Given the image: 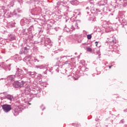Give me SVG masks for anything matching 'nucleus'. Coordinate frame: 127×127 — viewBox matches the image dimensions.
Returning a JSON list of instances; mask_svg holds the SVG:
<instances>
[{"instance_id": "1", "label": "nucleus", "mask_w": 127, "mask_h": 127, "mask_svg": "<svg viewBox=\"0 0 127 127\" xmlns=\"http://www.w3.org/2000/svg\"><path fill=\"white\" fill-rule=\"evenodd\" d=\"M13 86L14 87H15V88H21L22 87H24V86H26L25 92H27L26 93H28V92H30V86L27 85V81H16L14 83Z\"/></svg>"}, {"instance_id": "2", "label": "nucleus", "mask_w": 127, "mask_h": 127, "mask_svg": "<svg viewBox=\"0 0 127 127\" xmlns=\"http://www.w3.org/2000/svg\"><path fill=\"white\" fill-rule=\"evenodd\" d=\"M24 61H25V62H30V61H32V62L34 63V62H36V61H37V62H39V61L36 59H35V58L34 57H32L30 56H27L26 57H25L24 58Z\"/></svg>"}, {"instance_id": "3", "label": "nucleus", "mask_w": 127, "mask_h": 127, "mask_svg": "<svg viewBox=\"0 0 127 127\" xmlns=\"http://www.w3.org/2000/svg\"><path fill=\"white\" fill-rule=\"evenodd\" d=\"M24 109V107L22 106V105H20L18 107H17L15 110L14 111L13 114L14 116H18L19 114V112L22 111V110Z\"/></svg>"}, {"instance_id": "4", "label": "nucleus", "mask_w": 127, "mask_h": 127, "mask_svg": "<svg viewBox=\"0 0 127 127\" xmlns=\"http://www.w3.org/2000/svg\"><path fill=\"white\" fill-rule=\"evenodd\" d=\"M2 108L5 113H8V112H9V111L11 110V106H10V105H3Z\"/></svg>"}, {"instance_id": "5", "label": "nucleus", "mask_w": 127, "mask_h": 127, "mask_svg": "<svg viewBox=\"0 0 127 127\" xmlns=\"http://www.w3.org/2000/svg\"><path fill=\"white\" fill-rule=\"evenodd\" d=\"M10 66H11V64H8V65L5 64L4 63H2L0 64V67H2L4 70L6 71H10Z\"/></svg>"}, {"instance_id": "6", "label": "nucleus", "mask_w": 127, "mask_h": 127, "mask_svg": "<svg viewBox=\"0 0 127 127\" xmlns=\"http://www.w3.org/2000/svg\"><path fill=\"white\" fill-rule=\"evenodd\" d=\"M23 71L22 70L17 68L15 77H20V78H23Z\"/></svg>"}, {"instance_id": "7", "label": "nucleus", "mask_w": 127, "mask_h": 127, "mask_svg": "<svg viewBox=\"0 0 127 127\" xmlns=\"http://www.w3.org/2000/svg\"><path fill=\"white\" fill-rule=\"evenodd\" d=\"M45 46L47 47V48H51V46H52V42H51V40L49 39H47L45 41Z\"/></svg>"}, {"instance_id": "8", "label": "nucleus", "mask_w": 127, "mask_h": 127, "mask_svg": "<svg viewBox=\"0 0 127 127\" xmlns=\"http://www.w3.org/2000/svg\"><path fill=\"white\" fill-rule=\"evenodd\" d=\"M28 51H29V50L27 47H25L21 50L20 54H27V53H28Z\"/></svg>"}, {"instance_id": "9", "label": "nucleus", "mask_w": 127, "mask_h": 127, "mask_svg": "<svg viewBox=\"0 0 127 127\" xmlns=\"http://www.w3.org/2000/svg\"><path fill=\"white\" fill-rule=\"evenodd\" d=\"M36 68H37V69H46V71H47L48 69H49V67H48V65H37L36 66Z\"/></svg>"}, {"instance_id": "10", "label": "nucleus", "mask_w": 127, "mask_h": 127, "mask_svg": "<svg viewBox=\"0 0 127 127\" xmlns=\"http://www.w3.org/2000/svg\"><path fill=\"white\" fill-rule=\"evenodd\" d=\"M14 78H15V75H9L8 76L7 79L9 80V82H11V81L14 80Z\"/></svg>"}, {"instance_id": "11", "label": "nucleus", "mask_w": 127, "mask_h": 127, "mask_svg": "<svg viewBox=\"0 0 127 127\" xmlns=\"http://www.w3.org/2000/svg\"><path fill=\"white\" fill-rule=\"evenodd\" d=\"M36 72H29L28 76H30V77H32L33 78L36 75Z\"/></svg>"}, {"instance_id": "12", "label": "nucleus", "mask_w": 127, "mask_h": 127, "mask_svg": "<svg viewBox=\"0 0 127 127\" xmlns=\"http://www.w3.org/2000/svg\"><path fill=\"white\" fill-rule=\"evenodd\" d=\"M23 69L24 70L23 72L24 73V75H26L27 76H28V75L29 74V71H28L27 69L25 68H23Z\"/></svg>"}, {"instance_id": "13", "label": "nucleus", "mask_w": 127, "mask_h": 127, "mask_svg": "<svg viewBox=\"0 0 127 127\" xmlns=\"http://www.w3.org/2000/svg\"><path fill=\"white\" fill-rule=\"evenodd\" d=\"M5 99H7V100H9V101H12V100H13V97L11 95H7L5 96Z\"/></svg>"}, {"instance_id": "14", "label": "nucleus", "mask_w": 127, "mask_h": 127, "mask_svg": "<svg viewBox=\"0 0 127 127\" xmlns=\"http://www.w3.org/2000/svg\"><path fill=\"white\" fill-rule=\"evenodd\" d=\"M74 23H75L74 28L78 29V24L80 23V21L79 20H77V21L74 22Z\"/></svg>"}, {"instance_id": "15", "label": "nucleus", "mask_w": 127, "mask_h": 127, "mask_svg": "<svg viewBox=\"0 0 127 127\" xmlns=\"http://www.w3.org/2000/svg\"><path fill=\"white\" fill-rule=\"evenodd\" d=\"M64 65H67L68 67H70V66H71V62H70L69 61H67L64 63Z\"/></svg>"}, {"instance_id": "16", "label": "nucleus", "mask_w": 127, "mask_h": 127, "mask_svg": "<svg viewBox=\"0 0 127 127\" xmlns=\"http://www.w3.org/2000/svg\"><path fill=\"white\" fill-rule=\"evenodd\" d=\"M87 51H88L89 52H92V49L88 47L87 48Z\"/></svg>"}, {"instance_id": "17", "label": "nucleus", "mask_w": 127, "mask_h": 127, "mask_svg": "<svg viewBox=\"0 0 127 127\" xmlns=\"http://www.w3.org/2000/svg\"><path fill=\"white\" fill-rule=\"evenodd\" d=\"M87 39H91V38H92V35H87Z\"/></svg>"}, {"instance_id": "18", "label": "nucleus", "mask_w": 127, "mask_h": 127, "mask_svg": "<svg viewBox=\"0 0 127 127\" xmlns=\"http://www.w3.org/2000/svg\"><path fill=\"white\" fill-rule=\"evenodd\" d=\"M67 57H68V56H63V57H61V59H63V58H67Z\"/></svg>"}, {"instance_id": "19", "label": "nucleus", "mask_w": 127, "mask_h": 127, "mask_svg": "<svg viewBox=\"0 0 127 127\" xmlns=\"http://www.w3.org/2000/svg\"><path fill=\"white\" fill-rule=\"evenodd\" d=\"M14 39H15V37L14 36L11 38V40H14Z\"/></svg>"}, {"instance_id": "20", "label": "nucleus", "mask_w": 127, "mask_h": 127, "mask_svg": "<svg viewBox=\"0 0 127 127\" xmlns=\"http://www.w3.org/2000/svg\"><path fill=\"white\" fill-rule=\"evenodd\" d=\"M98 43H99V42H95L96 46L98 47Z\"/></svg>"}, {"instance_id": "21", "label": "nucleus", "mask_w": 127, "mask_h": 127, "mask_svg": "<svg viewBox=\"0 0 127 127\" xmlns=\"http://www.w3.org/2000/svg\"><path fill=\"white\" fill-rule=\"evenodd\" d=\"M40 58H41V59H43L44 58H43V57H42V56H40Z\"/></svg>"}, {"instance_id": "22", "label": "nucleus", "mask_w": 127, "mask_h": 127, "mask_svg": "<svg viewBox=\"0 0 127 127\" xmlns=\"http://www.w3.org/2000/svg\"><path fill=\"white\" fill-rule=\"evenodd\" d=\"M112 68V66H109V68L111 69Z\"/></svg>"}, {"instance_id": "23", "label": "nucleus", "mask_w": 127, "mask_h": 127, "mask_svg": "<svg viewBox=\"0 0 127 127\" xmlns=\"http://www.w3.org/2000/svg\"><path fill=\"white\" fill-rule=\"evenodd\" d=\"M42 107H43V105H42V106H41V108H42Z\"/></svg>"}, {"instance_id": "24", "label": "nucleus", "mask_w": 127, "mask_h": 127, "mask_svg": "<svg viewBox=\"0 0 127 127\" xmlns=\"http://www.w3.org/2000/svg\"><path fill=\"white\" fill-rule=\"evenodd\" d=\"M44 74H46V72H44Z\"/></svg>"}, {"instance_id": "25", "label": "nucleus", "mask_w": 127, "mask_h": 127, "mask_svg": "<svg viewBox=\"0 0 127 127\" xmlns=\"http://www.w3.org/2000/svg\"><path fill=\"white\" fill-rule=\"evenodd\" d=\"M33 28V27H32H32H31V28Z\"/></svg>"}, {"instance_id": "26", "label": "nucleus", "mask_w": 127, "mask_h": 127, "mask_svg": "<svg viewBox=\"0 0 127 127\" xmlns=\"http://www.w3.org/2000/svg\"><path fill=\"white\" fill-rule=\"evenodd\" d=\"M28 104H29V105H31V104H30V103H28Z\"/></svg>"}, {"instance_id": "27", "label": "nucleus", "mask_w": 127, "mask_h": 127, "mask_svg": "<svg viewBox=\"0 0 127 127\" xmlns=\"http://www.w3.org/2000/svg\"><path fill=\"white\" fill-rule=\"evenodd\" d=\"M121 122L123 123V121H121Z\"/></svg>"}]
</instances>
